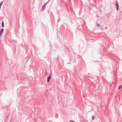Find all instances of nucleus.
Listing matches in <instances>:
<instances>
[{"label": "nucleus", "instance_id": "nucleus-2", "mask_svg": "<svg viewBox=\"0 0 122 122\" xmlns=\"http://www.w3.org/2000/svg\"><path fill=\"white\" fill-rule=\"evenodd\" d=\"M51 74H50L49 75V76L47 77V82H49L50 81V79L51 78Z\"/></svg>", "mask_w": 122, "mask_h": 122}, {"label": "nucleus", "instance_id": "nucleus-5", "mask_svg": "<svg viewBox=\"0 0 122 122\" xmlns=\"http://www.w3.org/2000/svg\"><path fill=\"white\" fill-rule=\"evenodd\" d=\"M4 24L3 21L2 22V26H1V27H4Z\"/></svg>", "mask_w": 122, "mask_h": 122}, {"label": "nucleus", "instance_id": "nucleus-10", "mask_svg": "<svg viewBox=\"0 0 122 122\" xmlns=\"http://www.w3.org/2000/svg\"><path fill=\"white\" fill-rule=\"evenodd\" d=\"M4 1H2L1 2V3H0V4H2L3 3V2H4Z\"/></svg>", "mask_w": 122, "mask_h": 122}, {"label": "nucleus", "instance_id": "nucleus-3", "mask_svg": "<svg viewBox=\"0 0 122 122\" xmlns=\"http://www.w3.org/2000/svg\"><path fill=\"white\" fill-rule=\"evenodd\" d=\"M4 31V29L3 28H2L0 31V36H1L3 32Z\"/></svg>", "mask_w": 122, "mask_h": 122}, {"label": "nucleus", "instance_id": "nucleus-11", "mask_svg": "<svg viewBox=\"0 0 122 122\" xmlns=\"http://www.w3.org/2000/svg\"><path fill=\"white\" fill-rule=\"evenodd\" d=\"M92 119H94V117L93 116H92Z\"/></svg>", "mask_w": 122, "mask_h": 122}, {"label": "nucleus", "instance_id": "nucleus-6", "mask_svg": "<svg viewBox=\"0 0 122 122\" xmlns=\"http://www.w3.org/2000/svg\"><path fill=\"white\" fill-rule=\"evenodd\" d=\"M122 87V85H120L119 86V87H118V89H120L121 88V87Z\"/></svg>", "mask_w": 122, "mask_h": 122}, {"label": "nucleus", "instance_id": "nucleus-12", "mask_svg": "<svg viewBox=\"0 0 122 122\" xmlns=\"http://www.w3.org/2000/svg\"><path fill=\"white\" fill-rule=\"evenodd\" d=\"M105 28L106 29H107V27H105Z\"/></svg>", "mask_w": 122, "mask_h": 122}, {"label": "nucleus", "instance_id": "nucleus-1", "mask_svg": "<svg viewBox=\"0 0 122 122\" xmlns=\"http://www.w3.org/2000/svg\"><path fill=\"white\" fill-rule=\"evenodd\" d=\"M115 5L116 6V9H117V11L119 9V5L118 2L117 1H116Z\"/></svg>", "mask_w": 122, "mask_h": 122}, {"label": "nucleus", "instance_id": "nucleus-9", "mask_svg": "<svg viewBox=\"0 0 122 122\" xmlns=\"http://www.w3.org/2000/svg\"><path fill=\"white\" fill-rule=\"evenodd\" d=\"M49 1H49V0H48V1L46 3H45V4H46V5Z\"/></svg>", "mask_w": 122, "mask_h": 122}, {"label": "nucleus", "instance_id": "nucleus-7", "mask_svg": "<svg viewBox=\"0 0 122 122\" xmlns=\"http://www.w3.org/2000/svg\"><path fill=\"white\" fill-rule=\"evenodd\" d=\"M70 122H75L74 121L72 120H70Z\"/></svg>", "mask_w": 122, "mask_h": 122}, {"label": "nucleus", "instance_id": "nucleus-8", "mask_svg": "<svg viewBox=\"0 0 122 122\" xmlns=\"http://www.w3.org/2000/svg\"><path fill=\"white\" fill-rule=\"evenodd\" d=\"M96 24H97V25L98 26H99L100 25V24H98V23H96Z\"/></svg>", "mask_w": 122, "mask_h": 122}, {"label": "nucleus", "instance_id": "nucleus-4", "mask_svg": "<svg viewBox=\"0 0 122 122\" xmlns=\"http://www.w3.org/2000/svg\"><path fill=\"white\" fill-rule=\"evenodd\" d=\"M46 4H44L42 6V8L41 9V10H43L45 9L44 8H45L46 7Z\"/></svg>", "mask_w": 122, "mask_h": 122}, {"label": "nucleus", "instance_id": "nucleus-13", "mask_svg": "<svg viewBox=\"0 0 122 122\" xmlns=\"http://www.w3.org/2000/svg\"><path fill=\"white\" fill-rule=\"evenodd\" d=\"M51 0H48L49 1H50Z\"/></svg>", "mask_w": 122, "mask_h": 122}]
</instances>
